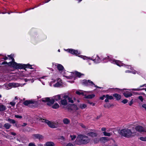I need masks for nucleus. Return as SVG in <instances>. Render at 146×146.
I'll list each match as a JSON object with an SVG mask.
<instances>
[{
    "label": "nucleus",
    "mask_w": 146,
    "mask_h": 146,
    "mask_svg": "<svg viewBox=\"0 0 146 146\" xmlns=\"http://www.w3.org/2000/svg\"><path fill=\"white\" fill-rule=\"evenodd\" d=\"M113 96L117 100H119L121 98V95L117 94H113Z\"/></svg>",
    "instance_id": "26"
},
{
    "label": "nucleus",
    "mask_w": 146,
    "mask_h": 146,
    "mask_svg": "<svg viewBox=\"0 0 146 146\" xmlns=\"http://www.w3.org/2000/svg\"><path fill=\"white\" fill-rule=\"evenodd\" d=\"M6 138H9V137H8V136H6Z\"/></svg>",
    "instance_id": "63"
},
{
    "label": "nucleus",
    "mask_w": 146,
    "mask_h": 146,
    "mask_svg": "<svg viewBox=\"0 0 146 146\" xmlns=\"http://www.w3.org/2000/svg\"><path fill=\"white\" fill-rule=\"evenodd\" d=\"M50 0H46V1L45 2H43V4H44V3H48V2H49Z\"/></svg>",
    "instance_id": "53"
},
{
    "label": "nucleus",
    "mask_w": 146,
    "mask_h": 146,
    "mask_svg": "<svg viewBox=\"0 0 146 146\" xmlns=\"http://www.w3.org/2000/svg\"><path fill=\"white\" fill-rule=\"evenodd\" d=\"M8 56L9 57V59L11 60L12 62L7 63L6 62H3L1 64H7L8 66L16 69H22L25 68H29L32 69H33L32 67V66L29 64H25L16 63L14 61V59L13 58V55H8Z\"/></svg>",
    "instance_id": "1"
},
{
    "label": "nucleus",
    "mask_w": 146,
    "mask_h": 146,
    "mask_svg": "<svg viewBox=\"0 0 146 146\" xmlns=\"http://www.w3.org/2000/svg\"><path fill=\"white\" fill-rule=\"evenodd\" d=\"M10 104L12 106H14L15 105V103L14 102H10Z\"/></svg>",
    "instance_id": "46"
},
{
    "label": "nucleus",
    "mask_w": 146,
    "mask_h": 146,
    "mask_svg": "<svg viewBox=\"0 0 146 146\" xmlns=\"http://www.w3.org/2000/svg\"><path fill=\"white\" fill-rule=\"evenodd\" d=\"M23 104L26 106H27L30 104L34 105V106L36 105L37 104V102L36 101L33 100L26 101L24 102Z\"/></svg>",
    "instance_id": "10"
},
{
    "label": "nucleus",
    "mask_w": 146,
    "mask_h": 146,
    "mask_svg": "<svg viewBox=\"0 0 146 146\" xmlns=\"http://www.w3.org/2000/svg\"><path fill=\"white\" fill-rule=\"evenodd\" d=\"M124 96L126 98L131 97L132 95L131 93L129 92H126L123 93Z\"/></svg>",
    "instance_id": "25"
},
{
    "label": "nucleus",
    "mask_w": 146,
    "mask_h": 146,
    "mask_svg": "<svg viewBox=\"0 0 146 146\" xmlns=\"http://www.w3.org/2000/svg\"><path fill=\"white\" fill-rule=\"evenodd\" d=\"M66 99H64L62 100L60 102V104L64 106H65L67 104V102L66 100Z\"/></svg>",
    "instance_id": "21"
},
{
    "label": "nucleus",
    "mask_w": 146,
    "mask_h": 146,
    "mask_svg": "<svg viewBox=\"0 0 146 146\" xmlns=\"http://www.w3.org/2000/svg\"><path fill=\"white\" fill-rule=\"evenodd\" d=\"M9 86L12 87H17L20 86L19 84L15 83H10Z\"/></svg>",
    "instance_id": "20"
},
{
    "label": "nucleus",
    "mask_w": 146,
    "mask_h": 146,
    "mask_svg": "<svg viewBox=\"0 0 146 146\" xmlns=\"http://www.w3.org/2000/svg\"><path fill=\"white\" fill-rule=\"evenodd\" d=\"M145 87V88H137V89H133L131 90H135V91H139V90H145L146 92V84H143V85L141 86H140L139 88H141L142 87Z\"/></svg>",
    "instance_id": "19"
},
{
    "label": "nucleus",
    "mask_w": 146,
    "mask_h": 146,
    "mask_svg": "<svg viewBox=\"0 0 146 146\" xmlns=\"http://www.w3.org/2000/svg\"><path fill=\"white\" fill-rule=\"evenodd\" d=\"M7 121L11 123L14 124L15 123V120L13 119H11L10 118L8 119Z\"/></svg>",
    "instance_id": "34"
},
{
    "label": "nucleus",
    "mask_w": 146,
    "mask_h": 146,
    "mask_svg": "<svg viewBox=\"0 0 146 146\" xmlns=\"http://www.w3.org/2000/svg\"><path fill=\"white\" fill-rule=\"evenodd\" d=\"M138 98L142 102L143 100V98L142 96H139Z\"/></svg>",
    "instance_id": "47"
},
{
    "label": "nucleus",
    "mask_w": 146,
    "mask_h": 146,
    "mask_svg": "<svg viewBox=\"0 0 146 146\" xmlns=\"http://www.w3.org/2000/svg\"><path fill=\"white\" fill-rule=\"evenodd\" d=\"M57 82L55 84H54L53 86L54 87H59L61 86L62 84L61 80L60 78H58L57 79L56 81L52 80V81L51 82V83L50 84V86H52V84L53 83L56 82Z\"/></svg>",
    "instance_id": "8"
},
{
    "label": "nucleus",
    "mask_w": 146,
    "mask_h": 146,
    "mask_svg": "<svg viewBox=\"0 0 146 146\" xmlns=\"http://www.w3.org/2000/svg\"><path fill=\"white\" fill-rule=\"evenodd\" d=\"M91 60H92L94 62L96 63H98L101 61L100 58L97 55H94L93 56L91 59Z\"/></svg>",
    "instance_id": "12"
},
{
    "label": "nucleus",
    "mask_w": 146,
    "mask_h": 146,
    "mask_svg": "<svg viewBox=\"0 0 146 146\" xmlns=\"http://www.w3.org/2000/svg\"><path fill=\"white\" fill-rule=\"evenodd\" d=\"M11 133L12 135H16V133L14 132H11Z\"/></svg>",
    "instance_id": "54"
},
{
    "label": "nucleus",
    "mask_w": 146,
    "mask_h": 146,
    "mask_svg": "<svg viewBox=\"0 0 146 146\" xmlns=\"http://www.w3.org/2000/svg\"><path fill=\"white\" fill-rule=\"evenodd\" d=\"M127 102H128V101L127 99H124V100H123L121 102L123 104H125L127 103Z\"/></svg>",
    "instance_id": "43"
},
{
    "label": "nucleus",
    "mask_w": 146,
    "mask_h": 146,
    "mask_svg": "<svg viewBox=\"0 0 146 146\" xmlns=\"http://www.w3.org/2000/svg\"><path fill=\"white\" fill-rule=\"evenodd\" d=\"M100 139L98 138H97L94 139V142L95 143H98L99 142Z\"/></svg>",
    "instance_id": "41"
},
{
    "label": "nucleus",
    "mask_w": 146,
    "mask_h": 146,
    "mask_svg": "<svg viewBox=\"0 0 146 146\" xmlns=\"http://www.w3.org/2000/svg\"><path fill=\"white\" fill-rule=\"evenodd\" d=\"M105 97H106V96L103 95L102 96L100 97V99L101 100H103Z\"/></svg>",
    "instance_id": "48"
},
{
    "label": "nucleus",
    "mask_w": 146,
    "mask_h": 146,
    "mask_svg": "<svg viewBox=\"0 0 146 146\" xmlns=\"http://www.w3.org/2000/svg\"><path fill=\"white\" fill-rule=\"evenodd\" d=\"M78 106L80 108L82 109H83L86 108L87 107V106L86 104L82 103L80 104Z\"/></svg>",
    "instance_id": "27"
},
{
    "label": "nucleus",
    "mask_w": 146,
    "mask_h": 146,
    "mask_svg": "<svg viewBox=\"0 0 146 146\" xmlns=\"http://www.w3.org/2000/svg\"><path fill=\"white\" fill-rule=\"evenodd\" d=\"M84 96L85 98H86L92 99L95 96V95L94 94H92L86 96L85 94Z\"/></svg>",
    "instance_id": "28"
},
{
    "label": "nucleus",
    "mask_w": 146,
    "mask_h": 146,
    "mask_svg": "<svg viewBox=\"0 0 146 146\" xmlns=\"http://www.w3.org/2000/svg\"><path fill=\"white\" fill-rule=\"evenodd\" d=\"M32 138L34 139H38L39 140H41L43 138V137L40 134H33L32 136Z\"/></svg>",
    "instance_id": "13"
},
{
    "label": "nucleus",
    "mask_w": 146,
    "mask_h": 146,
    "mask_svg": "<svg viewBox=\"0 0 146 146\" xmlns=\"http://www.w3.org/2000/svg\"><path fill=\"white\" fill-rule=\"evenodd\" d=\"M15 117L17 118H19L20 119L22 117L21 116L17 115H15Z\"/></svg>",
    "instance_id": "45"
},
{
    "label": "nucleus",
    "mask_w": 146,
    "mask_h": 146,
    "mask_svg": "<svg viewBox=\"0 0 146 146\" xmlns=\"http://www.w3.org/2000/svg\"><path fill=\"white\" fill-rule=\"evenodd\" d=\"M109 140L108 138L106 137H102L100 139V141L102 143H105Z\"/></svg>",
    "instance_id": "18"
},
{
    "label": "nucleus",
    "mask_w": 146,
    "mask_h": 146,
    "mask_svg": "<svg viewBox=\"0 0 146 146\" xmlns=\"http://www.w3.org/2000/svg\"><path fill=\"white\" fill-rule=\"evenodd\" d=\"M3 59L4 60H6L7 59H8V58L7 57H4V58H3Z\"/></svg>",
    "instance_id": "57"
},
{
    "label": "nucleus",
    "mask_w": 146,
    "mask_h": 146,
    "mask_svg": "<svg viewBox=\"0 0 146 146\" xmlns=\"http://www.w3.org/2000/svg\"><path fill=\"white\" fill-rule=\"evenodd\" d=\"M88 103L92 105L93 106H94L95 105V103L90 102H88Z\"/></svg>",
    "instance_id": "44"
},
{
    "label": "nucleus",
    "mask_w": 146,
    "mask_h": 146,
    "mask_svg": "<svg viewBox=\"0 0 146 146\" xmlns=\"http://www.w3.org/2000/svg\"><path fill=\"white\" fill-rule=\"evenodd\" d=\"M59 107V104L57 103H55L52 106V108L54 109H56L58 108Z\"/></svg>",
    "instance_id": "31"
},
{
    "label": "nucleus",
    "mask_w": 146,
    "mask_h": 146,
    "mask_svg": "<svg viewBox=\"0 0 146 146\" xmlns=\"http://www.w3.org/2000/svg\"><path fill=\"white\" fill-rule=\"evenodd\" d=\"M63 123L65 125L68 124L70 122V121L67 118H65L62 120Z\"/></svg>",
    "instance_id": "23"
},
{
    "label": "nucleus",
    "mask_w": 146,
    "mask_h": 146,
    "mask_svg": "<svg viewBox=\"0 0 146 146\" xmlns=\"http://www.w3.org/2000/svg\"><path fill=\"white\" fill-rule=\"evenodd\" d=\"M6 107L5 106L2 105L0 104V111H3L6 110Z\"/></svg>",
    "instance_id": "30"
},
{
    "label": "nucleus",
    "mask_w": 146,
    "mask_h": 146,
    "mask_svg": "<svg viewBox=\"0 0 146 146\" xmlns=\"http://www.w3.org/2000/svg\"><path fill=\"white\" fill-rule=\"evenodd\" d=\"M24 80L25 81V82H27L28 81H29L30 80H31L29 78H26L24 79ZM34 80L32 79L31 80V82L33 83L34 82Z\"/></svg>",
    "instance_id": "38"
},
{
    "label": "nucleus",
    "mask_w": 146,
    "mask_h": 146,
    "mask_svg": "<svg viewBox=\"0 0 146 146\" xmlns=\"http://www.w3.org/2000/svg\"><path fill=\"white\" fill-rule=\"evenodd\" d=\"M106 128L104 127H103L101 129L102 131H104V132L106 131Z\"/></svg>",
    "instance_id": "49"
},
{
    "label": "nucleus",
    "mask_w": 146,
    "mask_h": 146,
    "mask_svg": "<svg viewBox=\"0 0 146 146\" xmlns=\"http://www.w3.org/2000/svg\"><path fill=\"white\" fill-rule=\"evenodd\" d=\"M120 134L123 136L127 137H132L138 135L136 132H132L131 130L128 128H125L120 131Z\"/></svg>",
    "instance_id": "4"
},
{
    "label": "nucleus",
    "mask_w": 146,
    "mask_h": 146,
    "mask_svg": "<svg viewBox=\"0 0 146 146\" xmlns=\"http://www.w3.org/2000/svg\"><path fill=\"white\" fill-rule=\"evenodd\" d=\"M90 140L88 136L85 135L80 134L77 137L76 142L78 145L86 144L88 143Z\"/></svg>",
    "instance_id": "3"
},
{
    "label": "nucleus",
    "mask_w": 146,
    "mask_h": 146,
    "mask_svg": "<svg viewBox=\"0 0 146 146\" xmlns=\"http://www.w3.org/2000/svg\"><path fill=\"white\" fill-rule=\"evenodd\" d=\"M28 146H36V145L34 143H31L29 144Z\"/></svg>",
    "instance_id": "42"
},
{
    "label": "nucleus",
    "mask_w": 146,
    "mask_h": 146,
    "mask_svg": "<svg viewBox=\"0 0 146 146\" xmlns=\"http://www.w3.org/2000/svg\"><path fill=\"white\" fill-rule=\"evenodd\" d=\"M26 125V124L25 123H24L23 125V126H25Z\"/></svg>",
    "instance_id": "59"
},
{
    "label": "nucleus",
    "mask_w": 146,
    "mask_h": 146,
    "mask_svg": "<svg viewBox=\"0 0 146 146\" xmlns=\"http://www.w3.org/2000/svg\"><path fill=\"white\" fill-rule=\"evenodd\" d=\"M83 58L84 60H87L88 59V58L86 56H83Z\"/></svg>",
    "instance_id": "55"
},
{
    "label": "nucleus",
    "mask_w": 146,
    "mask_h": 146,
    "mask_svg": "<svg viewBox=\"0 0 146 146\" xmlns=\"http://www.w3.org/2000/svg\"><path fill=\"white\" fill-rule=\"evenodd\" d=\"M113 146H117L116 145H113Z\"/></svg>",
    "instance_id": "64"
},
{
    "label": "nucleus",
    "mask_w": 146,
    "mask_h": 146,
    "mask_svg": "<svg viewBox=\"0 0 146 146\" xmlns=\"http://www.w3.org/2000/svg\"><path fill=\"white\" fill-rule=\"evenodd\" d=\"M66 146H73V145L71 143H68Z\"/></svg>",
    "instance_id": "50"
},
{
    "label": "nucleus",
    "mask_w": 146,
    "mask_h": 146,
    "mask_svg": "<svg viewBox=\"0 0 146 146\" xmlns=\"http://www.w3.org/2000/svg\"><path fill=\"white\" fill-rule=\"evenodd\" d=\"M91 93V92L90 91L87 92L85 91H82L80 90L76 91V93L77 94L79 95L82 94L83 96H85V94L86 93Z\"/></svg>",
    "instance_id": "15"
},
{
    "label": "nucleus",
    "mask_w": 146,
    "mask_h": 146,
    "mask_svg": "<svg viewBox=\"0 0 146 146\" xmlns=\"http://www.w3.org/2000/svg\"><path fill=\"white\" fill-rule=\"evenodd\" d=\"M78 1V2H80V1H81L82 0H77Z\"/></svg>",
    "instance_id": "61"
},
{
    "label": "nucleus",
    "mask_w": 146,
    "mask_h": 146,
    "mask_svg": "<svg viewBox=\"0 0 146 146\" xmlns=\"http://www.w3.org/2000/svg\"><path fill=\"white\" fill-rule=\"evenodd\" d=\"M70 137L71 138V139L72 140H73L76 137V136L75 135H70Z\"/></svg>",
    "instance_id": "40"
},
{
    "label": "nucleus",
    "mask_w": 146,
    "mask_h": 146,
    "mask_svg": "<svg viewBox=\"0 0 146 146\" xmlns=\"http://www.w3.org/2000/svg\"><path fill=\"white\" fill-rule=\"evenodd\" d=\"M106 59H108L109 61H110L111 63L114 64H115L120 67L123 66V65L125 66L124 64H123L120 61L115 60L113 59H111L110 58L109 56H108L106 58H104V60Z\"/></svg>",
    "instance_id": "6"
},
{
    "label": "nucleus",
    "mask_w": 146,
    "mask_h": 146,
    "mask_svg": "<svg viewBox=\"0 0 146 146\" xmlns=\"http://www.w3.org/2000/svg\"><path fill=\"white\" fill-rule=\"evenodd\" d=\"M64 96L62 95H57L51 99L49 98H46L42 99L41 100L43 102H47L48 105L51 106L53 104L55 101H58L60 100L61 99V97L63 98Z\"/></svg>",
    "instance_id": "2"
},
{
    "label": "nucleus",
    "mask_w": 146,
    "mask_h": 146,
    "mask_svg": "<svg viewBox=\"0 0 146 146\" xmlns=\"http://www.w3.org/2000/svg\"><path fill=\"white\" fill-rule=\"evenodd\" d=\"M63 98L64 99H68L69 102L72 103H73L74 102L71 96H68L67 95H64L63 96Z\"/></svg>",
    "instance_id": "17"
},
{
    "label": "nucleus",
    "mask_w": 146,
    "mask_h": 146,
    "mask_svg": "<svg viewBox=\"0 0 146 146\" xmlns=\"http://www.w3.org/2000/svg\"><path fill=\"white\" fill-rule=\"evenodd\" d=\"M68 82H71V83H73V82H74V81H72L71 82H70V81H68Z\"/></svg>",
    "instance_id": "62"
},
{
    "label": "nucleus",
    "mask_w": 146,
    "mask_h": 146,
    "mask_svg": "<svg viewBox=\"0 0 146 146\" xmlns=\"http://www.w3.org/2000/svg\"><path fill=\"white\" fill-rule=\"evenodd\" d=\"M46 77V76H43V77H42L40 78H39V79H38V80H39L40 81V82H41L42 83V84L43 85H44L45 84H44V82H43V80H42V79H44Z\"/></svg>",
    "instance_id": "37"
},
{
    "label": "nucleus",
    "mask_w": 146,
    "mask_h": 146,
    "mask_svg": "<svg viewBox=\"0 0 146 146\" xmlns=\"http://www.w3.org/2000/svg\"><path fill=\"white\" fill-rule=\"evenodd\" d=\"M87 134L88 136L92 137H96L97 135V134L96 133L92 132L88 133Z\"/></svg>",
    "instance_id": "22"
},
{
    "label": "nucleus",
    "mask_w": 146,
    "mask_h": 146,
    "mask_svg": "<svg viewBox=\"0 0 146 146\" xmlns=\"http://www.w3.org/2000/svg\"><path fill=\"white\" fill-rule=\"evenodd\" d=\"M126 72L127 73H129V72H131L132 73L135 74L137 73V74H139V73H138V72H137L136 71L134 70V71H129V70H127L126 71Z\"/></svg>",
    "instance_id": "35"
},
{
    "label": "nucleus",
    "mask_w": 146,
    "mask_h": 146,
    "mask_svg": "<svg viewBox=\"0 0 146 146\" xmlns=\"http://www.w3.org/2000/svg\"><path fill=\"white\" fill-rule=\"evenodd\" d=\"M68 76H66V77L69 79H72L73 80L75 79V76H78L80 77L82 74H81L80 72H75V73L72 72H68Z\"/></svg>",
    "instance_id": "7"
},
{
    "label": "nucleus",
    "mask_w": 146,
    "mask_h": 146,
    "mask_svg": "<svg viewBox=\"0 0 146 146\" xmlns=\"http://www.w3.org/2000/svg\"><path fill=\"white\" fill-rule=\"evenodd\" d=\"M71 107L72 110H78V108L76 105L72 104V105Z\"/></svg>",
    "instance_id": "33"
},
{
    "label": "nucleus",
    "mask_w": 146,
    "mask_h": 146,
    "mask_svg": "<svg viewBox=\"0 0 146 146\" xmlns=\"http://www.w3.org/2000/svg\"><path fill=\"white\" fill-rule=\"evenodd\" d=\"M142 107L144 108L145 110H146V104H144L143 105H142Z\"/></svg>",
    "instance_id": "52"
},
{
    "label": "nucleus",
    "mask_w": 146,
    "mask_h": 146,
    "mask_svg": "<svg viewBox=\"0 0 146 146\" xmlns=\"http://www.w3.org/2000/svg\"><path fill=\"white\" fill-rule=\"evenodd\" d=\"M106 98L108 100H111L113 99V97L111 96H109L108 95H106Z\"/></svg>",
    "instance_id": "36"
},
{
    "label": "nucleus",
    "mask_w": 146,
    "mask_h": 146,
    "mask_svg": "<svg viewBox=\"0 0 146 146\" xmlns=\"http://www.w3.org/2000/svg\"><path fill=\"white\" fill-rule=\"evenodd\" d=\"M11 126V125L8 123H6L4 125V127L7 129H9Z\"/></svg>",
    "instance_id": "32"
},
{
    "label": "nucleus",
    "mask_w": 146,
    "mask_h": 146,
    "mask_svg": "<svg viewBox=\"0 0 146 146\" xmlns=\"http://www.w3.org/2000/svg\"><path fill=\"white\" fill-rule=\"evenodd\" d=\"M81 126H82V127H83V128H84L85 127V126L84 125H83V124H81L80 125Z\"/></svg>",
    "instance_id": "58"
},
{
    "label": "nucleus",
    "mask_w": 146,
    "mask_h": 146,
    "mask_svg": "<svg viewBox=\"0 0 146 146\" xmlns=\"http://www.w3.org/2000/svg\"><path fill=\"white\" fill-rule=\"evenodd\" d=\"M108 99L107 98L105 100V101L106 102H109Z\"/></svg>",
    "instance_id": "56"
},
{
    "label": "nucleus",
    "mask_w": 146,
    "mask_h": 146,
    "mask_svg": "<svg viewBox=\"0 0 146 146\" xmlns=\"http://www.w3.org/2000/svg\"><path fill=\"white\" fill-rule=\"evenodd\" d=\"M56 66H57V68L59 71L61 73L63 74V73H62V72L64 71V67L62 66L60 64H56Z\"/></svg>",
    "instance_id": "16"
},
{
    "label": "nucleus",
    "mask_w": 146,
    "mask_h": 146,
    "mask_svg": "<svg viewBox=\"0 0 146 146\" xmlns=\"http://www.w3.org/2000/svg\"><path fill=\"white\" fill-rule=\"evenodd\" d=\"M38 119L39 121L42 122H45L48 124L49 127L51 128H55L58 127V123L56 121L51 122L48 120L40 118Z\"/></svg>",
    "instance_id": "5"
},
{
    "label": "nucleus",
    "mask_w": 146,
    "mask_h": 146,
    "mask_svg": "<svg viewBox=\"0 0 146 146\" xmlns=\"http://www.w3.org/2000/svg\"><path fill=\"white\" fill-rule=\"evenodd\" d=\"M135 129L137 131L141 133H143L145 131V129H144L142 127L139 125L136 126L135 127Z\"/></svg>",
    "instance_id": "14"
},
{
    "label": "nucleus",
    "mask_w": 146,
    "mask_h": 146,
    "mask_svg": "<svg viewBox=\"0 0 146 146\" xmlns=\"http://www.w3.org/2000/svg\"><path fill=\"white\" fill-rule=\"evenodd\" d=\"M139 139L142 141H146V137H141L139 138Z\"/></svg>",
    "instance_id": "39"
},
{
    "label": "nucleus",
    "mask_w": 146,
    "mask_h": 146,
    "mask_svg": "<svg viewBox=\"0 0 146 146\" xmlns=\"http://www.w3.org/2000/svg\"><path fill=\"white\" fill-rule=\"evenodd\" d=\"M44 146H55V144L52 141H49L47 142L44 144Z\"/></svg>",
    "instance_id": "24"
},
{
    "label": "nucleus",
    "mask_w": 146,
    "mask_h": 146,
    "mask_svg": "<svg viewBox=\"0 0 146 146\" xmlns=\"http://www.w3.org/2000/svg\"><path fill=\"white\" fill-rule=\"evenodd\" d=\"M103 133L104 136L110 137L112 135V133H108L106 131H104Z\"/></svg>",
    "instance_id": "29"
},
{
    "label": "nucleus",
    "mask_w": 146,
    "mask_h": 146,
    "mask_svg": "<svg viewBox=\"0 0 146 146\" xmlns=\"http://www.w3.org/2000/svg\"><path fill=\"white\" fill-rule=\"evenodd\" d=\"M64 50L72 54L76 55L80 54V52L78 51L77 50L72 49H68L67 50L65 49Z\"/></svg>",
    "instance_id": "11"
},
{
    "label": "nucleus",
    "mask_w": 146,
    "mask_h": 146,
    "mask_svg": "<svg viewBox=\"0 0 146 146\" xmlns=\"http://www.w3.org/2000/svg\"><path fill=\"white\" fill-rule=\"evenodd\" d=\"M133 100H132L129 102V106H131L133 104Z\"/></svg>",
    "instance_id": "51"
},
{
    "label": "nucleus",
    "mask_w": 146,
    "mask_h": 146,
    "mask_svg": "<svg viewBox=\"0 0 146 146\" xmlns=\"http://www.w3.org/2000/svg\"><path fill=\"white\" fill-rule=\"evenodd\" d=\"M82 84L83 85H84L85 86H94L95 87L98 88H101L100 87H99L96 86L92 82L90 81L89 80H84L82 81Z\"/></svg>",
    "instance_id": "9"
},
{
    "label": "nucleus",
    "mask_w": 146,
    "mask_h": 146,
    "mask_svg": "<svg viewBox=\"0 0 146 146\" xmlns=\"http://www.w3.org/2000/svg\"><path fill=\"white\" fill-rule=\"evenodd\" d=\"M128 66V67H127V68H130L131 67V66Z\"/></svg>",
    "instance_id": "60"
}]
</instances>
